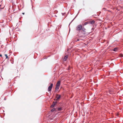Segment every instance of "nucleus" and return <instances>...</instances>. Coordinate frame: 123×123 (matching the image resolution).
<instances>
[{"instance_id": "17", "label": "nucleus", "mask_w": 123, "mask_h": 123, "mask_svg": "<svg viewBox=\"0 0 123 123\" xmlns=\"http://www.w3.org/2000/svg\"><path fill=\"white\" fill-rule=\"evenodd\" d=\"M23 14H24V13H23Z\"/></svg>"}, {"instance_id": "16", "label": "nucleus", "mask_w": 123, "mask_h": 123, "mask_svg": "<svg viewBox=\"0 0 123 123\" xmlns=\"http://www.w3.org/2000/svg\"><path fill=\"white\" fill-rule=\"evenodd\" d=\"M4 100H6V98H4Z\"/></svg>"}, {"instance_id": "5", "label": "nucleus", "mask_w": 123, "mask_h": 123, "mask_svg": "<svg viewBox=\"0 0 123 123\" xmlns=\"http://www.w3.org/2000/svg\"><path fill=\"white\" fill-rule=\"evenodd\" d=\"M57 103V102H53L52 104L51 105V108H53L54 107L55 105H56Z\"/></svg>"}, {"instance_id": "10", "label": "nucleus", "mask_w": 123, "mask_h": 123, "mask_svg": "<svg viewBox=\"0 0 123 123\" xmlns=\"http://www.w3.org/2000/svg\"><path fill=\"white\" fill-rule=\"evenodd\" d=\"M88 24H89V22H85L84 23V25H86Z\"/></svg>"}, {"instance_id": "4", "label": "nucleus", "mask_w": 123, "mask_h": 123, "mask_svg": "<svg viewBox=\"0 0 123 123\" xmlns=\"http://www.w3.org/2000/svg\"><path fill=\"white\" fill-rule=\"evenodd\" d=\"M53 86V84H51L50 86H49L48 88V90L49 91H51V89L52 87Z\"/></svg>"}, {"instance_id": "2", "label": "nucleus", "mask_w": 123, "mask_h": 123, "mask_svg": "<svg viewBox=\"0 0 123 123\" xmlns=\"http://www.w3.org/2000/svg\"><path fill=\"white\" fill-rule=\"evenodd\" d=\"M82 26L81 25H78L76 28V30L77 31H80L82 29Z\"/></svg>"}, {"instance_id": "18", "label": "nucleus", "mask_w": 123, "mask_h": 123, "mask_svg": "<svg viewBox=\"0 0 123 123\" xmlns=\"http://www.w3.org/2000/svg\"><path fill=\"white\" fill-rule=\"evenodd\" d=\"M62 13V15H63V13Z\"/></svg>"}, {"instance_id": "9", "label": "nucleus", "mask_w": 123, "mask_h": 123, "mask_svg": "<svg viewBox=\"0 0 123 123\" xmlns=\"http://www.w3.org/2000/svg\"><path fill=\"white\" fill-rule=\"evenodd\" d=\"M68 58V55H66L64 57V61H66L67 59Z\"/></svg>"}, {"instance_id": "1", "label": "nucleus", "mask_w": 123, "mask_h": 123, "mask_svg": "<svg viewBox=\"0 0 123 123\" xmlns=\"http://www.w3.org/2000/svg\"><path fill=\"white\" fill-rule=\"evenodd\" d=\"M61 84V81H57L55 87V90L56 91H57L60 87Z\"/></svg>"}, {"instance_id": "13", "label": "nucleus", "mask_w": 123, "mask_h": 123, "mask_svg": "<svg viewBox=\"0 0 123 123\" xmlns=\"http://www.w3.org/2000/svg\"><path fill=\"white\" fill-rule=\"evenodd\" d=\"M80 40H81V39H77L76 40H75V41L77 42L80 41Z\"/></svg>"}, {"instance_id": "6", "label": "nucleus", "mask_w": 123, "mask_h": 123, "mask_svg": "<svg viewBox=\"0 0 123 123\" xmlns=\"http://www.w3.org/2000/svg\"><path fill=\"white\" fill-rule=\"evenodd\" d=\"M89 22V24H93L94 23L95 21L94 20H92L91 21H90Z\"/></svg>"}, {"instance_id": "8", "label": "nucleus", "mask_w": 123, "mask_h": 123, "mask_svg": "<svg viewBox=\"0 0 123 123\" xmlns=\"http://www.w3.org/2000/svg\"><path fill=\"white\" fill-rule=\"evenodd\" d=\"M56 111V109L54 108H53L51 110V111L52 112H53L54 111Z\"/></svg>"}, {"instance_id": "11", "label": "nucleus", "mask_w": 123, "mask_h": 123, "mask_svg": "<svg viewBox=\"0 0 123 123\" xmlns=\"http://www.w3.org/2000/svg\"><path fill=\"white\" fill-rule=\"evenodd\" d=\"M117 50V48H114V51H116Z\"/></svg>"}, {"instance_id": "12", "label": "nucleus", "mask_w": 123, "mask_h": 123, "mask_svg": "<svg viewBox=\"0 0 123 123\" xmlns=\"http://www.w3.org/2000/svg\"><path fill=\"white\" fill-rule=\"evenodd\" d=\"M82 30H83L84 31H86V29H85L84 28H82Z\"/></svg>"}, {"instance_id": "7", "label": "nucleus", "mask_w": 123, "mask_h": 123, "mask_svg": "<svg viewBox=\"0 0 123 123\" xmlns=\"http://www.w3.org/2000/svg\"><path fill=\"white\" fill-rule=\"evenodd\" d=\"M57 109L59 111H61L62 110V108L61 107L58 108Z\"/></svg>"}, {"instance_id": "14", "label": "nucleus", "mask_w": 123, "mask_h": 123, "mask_svg": "<svg viewBox=\"0 0 123 123\" xmlns=\"http://www.w3.org/2000/svg\"><path fill=\"white\" fill-rule=\"evenodd\" d=\"M5 55L6 57V58H8V56L6 54H5Z\"/></svg>"}, {"instance_id": "3", "label": "nucleus", "mask_w": 123, "mask_h": 123, "mask_svg": "<svg viewBox=\"0 0 123 123\" xmlns=\"http://www.w3.org/2000/svg\"><path fill=\"white\" fill-rule=\"evenodd\" d=\"M61 97V96L60 95L57 94L56 95V96L55 97V98H56V100L57 101H58L60 99Z\"/></svg>"}, {"instance_id": "15", "label": "nucleus", "mask_w": 123, "mask_h": 123, "mask_svg": "<svg viewBox=\"0 0 123 123\" xmlns=\"http://www.w3.org/2000/svg\"><path fill=\"white\" fill-rule=\"evenodd\" d=\"M2 56V55L1 54H0V56Z\"/></svg>"}]
</instances>
